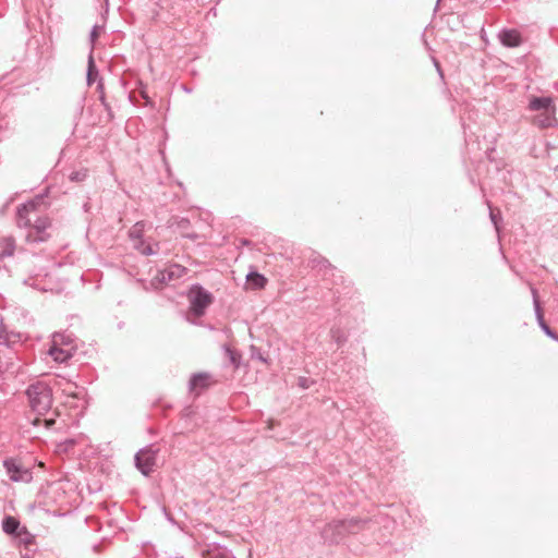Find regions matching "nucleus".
Here are the masks:
<instances>
[{
	"label": "nucleus",
	"mask_w": 558,
	"mask_h": 558,
	"mask_svg": "<svg viewBox=\"0 0 558 558\" xmlns=\"http://www.w3.org/2000/svg\"><path fill=\"white\" fill-rule=\"evenodd\" d=\"M29 405L39 415L46 414L52 405V390L43 381L32 384L26 389Z\"/></svg>",
	"instance_id": "f257e3e1"
},
{
	"label": "nucleus",
	"mask_w": 558,
	"mask_h": 558,
	"mask_svg": "<svg viewBox=\"0 0 558 558\" xmlns=\"http://www.w3.org/2000/svg\"><path fill=\"white\" fill-rule=\"evenodd\" d=\"M367 521L355 518L333 521L327 524L323 531V535L331 543L340 542L345 534H355L363 530Z\"/></svg>",
	"instance_id": "f03ea898"
},
{
	"label": "nucleus",
	"mask_w": 558,
	"mask_h": 558,
	"mask_svg": "<svg viewBox=\"0 0 558 558\" xmlns=\"http://www.w3.org/2000/svg\"><path fill=\"white\" fill-rule=\"evenodd\" d=\"M190 310L195 316L204 315L213 302V295L201 286H193L189 293Z\"/></svg>",
	"instance_id": "7ed1b4c3"
},
{
	"label": "nucleus",
	"mask_w": 558,
	"mask_h": 558,
	"mask_svg": "<svg viewBox=\"0 0 558 558\" xmlns=\"http://www.w3.org/2000/svg\"><path fill=\"white\" fill-rule=\"evenodd\" d=\"M3 466L12 482L29 483L33 480L32 470L17 459H5Z\"/></svg>",
	"instance_id": "20e7f679"
},
{
	"label": "nucleus",
	"mask_w": 558,
	"mask_h": 558,
	"mask_svg": "<svg viewBox=\"0 0 558 558\" xmlns=\"http://www.w3.org/2000/svg\"><path fill=\"white\" fill-rule=\"evenodd\" d=\"M157 453L158 449H155L154 446H148L135 454V465L142 474L147 476L154 471Z\"/></svg>",
	"instance_id": "39448f33"
},
{
	"label": "nucleus",
	"mask_w": 558,
	"mask_h": 558,
	"mask_svg": "<svg viewBox=\"0 0 558 558\" xmlns=\"http://www.w3.org/2000/svg\"><path fill=\"white\" fill-rule=\"evenodd\" d=\"M50 227V220L47 217H39L35 220L34 223H31L28 227V232L26 234L27 242H45L49 239V233L47 232Z\"/></svg>",
	"instance_id": "423d86ee"
},
{
	"label": "nucleus",
	"mask_w": 558,
	"mask_h": 558,
	"mask_svg": "<svg viewBox=\"0 0 558 558\" xmlns=\"http://www.w3.org/2000/svg\"><path fill=\"white\" fill-rule=\"evenodd\" d=\"M37 204V201H28L17 207L16 223L19 228L31 227L32 219L29 215L36 211Z\"/></svg>",
	"instance_id": "0eeeda50"
},
{
	"label": "nucleus",
	"mask_w": 558,
	"mask_h": 558,
	"mask_svg": "<svg viewBox=\"0 0 558 558\" xmlns=\"http://www.w3.org/2000/svg\"><path fill=\"white\" fill-rule=\"evenodd\" d=\"M530 289H531V293L533 296L534 310H535V314H536L539 327L548 337H550L555 340H558V336L550 329V327L544 320L539 300H538L537 290L532 284H530Z\"/></svg>",
	"instance_id": "6e6552de"
},
{
	"label": "nucleus",
	"mask_w": 558,
	"mask_h": 558,
	"mask_svg": "<svg viewBox=\"0 0 558 558\" xmlns=\"http://www.w3.org/2000/svg\"><path fill=\"white\" fill-rule=\"evenodd\" d=\"M186 271L187 270L185 267L178 264H173L170 265L168 268L159 271L157 279L165 283L171 282L173 280L182 278L186 274Z\"/></svg>",
	"instance_id": "1a4fd4ad"
},
{
	"label": "nucleus",
	"mask_w": 558,
	"mask_h": 558,
	"mask_svg": "<svg viewBox=\"0 0 558 558\" xmlns=\"http://www.w3.org/2000/svg\"><path fill=\"white\" fill-rule=\"evenodd\" d=\"M210 385V375L207 373L194 374L189 381L191 392L198 395Z\"/></svg>",
	"instance_id": "9d476101"
},
{
	"label": "nucleus",
	"mask_w": 558,
	"mask_h": 558,
	"mask_svg": "<svg viewBox=\"0 0 558 558\" xmlns=\"http://www.w3.org/2000/svg\"><path fill=\"white\" fill-rule=\"evenodd\" d=\"M75 350H76L75 347L61 348V347L50 345V348L48 350V354L56 362L64 363L73 356Z\"/></svg>",
	"instance_id": "9b49d317"
},
{
	"label": "nucleus",
	"mask_w": 558,
	"mask_h": 558,
	"mask_svg": "<svg viewBox=\"0 0 558 558\" xmlns=\"http://www.w3.org/2000/svg\"><path fill=\"white\" fill-rule=\"evenodd\" d=\"M498 37L500 43L509 48L518 47L522 43L521 34L517 29H502Z\"/></svg>",
	"instance_id": "f8f14e48"
},
{
	"label": "nucleus",
	"mask_w": 558,
	"mask_h": 558,
	"mask_svg": "<svg viewBox=\"0 0 558 558\" xmlns=\"http://www.w3.org/2000/svg\"><path fill=\"white\" fill-rule=\"evenodd\" d=\"M529 109L532 111H541L555 113V106L550 97H533L530 100Z\"/></svg>",
	"instance_id": "ddd939ff"
},
{
	"label": "nucleus",
	"mask_w": 558,
	"mask_h": 558,
	"mask_svg": "<svg viewBox=\"0 0 558 558\" xmlns=\"http://www.w3.org/2000/svg\"><path fill=\"white\" fill-rule=\"evenodd\" d=\"M16 248L13 236H3L0 239V258L13 256Z\"/></svg>",
	"instance_id": "4468645a"
},
{
	"label": "nucleus",
	"mask_w": 558,
	"mask_h": 558,
	"mask_svg": "<svg viewBox=\"0 0 558 558\" xmlns=\"http://www.w3.org/2000/svg\"><path fill=\"white\" fill-rule=\"evenodd\" d=\"M21 524L20 521L11 515H8L2 521V529L9 535L21 536Z\"/></svg>",
	"instance_id": "2eb2a0df"
},
{
	"label": "nucleus",
	"mask_w": 558,
	"mask_h": 558,
	"mask_svg": "<svg viewBox=\"0 0 558 558\" xmlns=\"http://www.w3.org/2000/svg\"><path fill=\"white\" fill-rule=\"evenodd\" d=\"M134 248L138 251L142 255L150 256L158 253L159 244L146 242L145 240H140L138 242L134 243Z\"/></svg>",
	"instance_id": "dca6fc26"
},
{
	"label": "nucleus",
	"mask_w": 558,
	"mask_h": 558,
	"mask_svg": "<svg viewBox=\"0 0 558 558\" xmlns=\"http://www.w3.org/2000/svg\"><path fill=\"white\" fill-rule=\"evenodd\" d=\"M51 345L61 348L75 347L74 338L71 333L56 332L52 335Z\"/></svg>",
	"instance_id": "f3484780"
},
{
	"label": "nucleus",
	"mask_w": 558,
	"mask_h": 558,
	"mask_svg": "<svg viewBox=\"0 0 558 558\" xmlns=\"http://www.w3.org/2000/svg\"><path fill=\"white\" fill-rule=\"evenodd\" d=\"M66 385L68 387L62 389L63 393H65L68 398L65 403L71 407H76L74 401L81 399V392L76 391L77 387L74 384L68 383Z\"/></svg>",
	"instance_id": "a211bd4d"
},
{
	"label": "nucleus",
	"mask_w": 558,
	"mask_h": 558,
	"mask_svg": "<svg viewBox=\"0 0 558 558\" xmlns=\"http://www.w3.org/2000/svg\"><path fill=\"white\" fill-rule=\"evenodd\" d=\"M98 76V71L94 61L93 57V48L90 49L89 56H88V64H87V84L92 85Z\"/></svg>",
	"instance_id": "6ab92c4d"
},
{
	"label": "nucleus",
	"mask_w": 558,
	"mask_h": 558,
	"mask_svg": "<svg viewBox=\"0 0 558 558\" xmlns=\"http://www.w3.org/2000/svg\"><path fill=\"white\" fill-rule=\"evenodd\" d=\"M247 283L254 289H262L265 287L267 280L258 272H250L246 276Z\"/></svg>",
	"instance_id": "aec40b11"
},
{
	"label": "nucleus",
	"mask_w": 558,
	"mask_h": 558,
	"mask_svg": "<svg viewBox=\"0 0 558 558\" xmlns=\"http://www.w3.org/2000/svg\"><path fill=\"white\" fill-rule=\"evenodd\" d=\"M207 558H235L231 550L226 547L215 546L208 550Z\"/></svg>",
	"instance_id": "412c9836"
},
{
	"label": "nucleus",
	"mask_w": 558,
	"mask_h": 558,
	"mask_svg": "<svg viewBox=\"0 0 558 558\" xmlns=\"http://www.w3.org/2000/svg\"><path fill=\"white\" fill-rule=\"evenodd\" d=\"M553 114L551 112H545L535 118L534 123L542 129H546L553 124Z\"/></svg>",
	"instance_id": "4be33fe9"
},
{
	"label": "nucleus",
	"mask_w": 558,
	"mask_h": 558,
	"mask_svg": "<svg viewBox=\"0 0 558 558\" xmlns=\"http://www.w3.org/2000/svg\"><path fill=\"white\" fill-rule=\"evenodd\" d=\"M144 230L143 222H136L130 230L129 235L135 242H138L142 239V233Z\"/></svg>",
	"instance_id": "5701e85b"
},
{
	"label": "nucleus",
	"mask_w": 558,
	"mask_h": 558,
	"mask_svg": "<svg viewBox=\"0 0 558 558\" xmlns=\"http://www.w3.org/2000/svg\"><path fill=\"white\" fill-rule=\"evenodd\" d=\"M486 204L489 208V218L493 225L495 226L497 233H499V221L501 220L500 211L493 209L489 201H486Z\"/></svg>",
	"instance_id": "b1692460"
},
{
	"label": "nucleus",
	"mask_w": 558,
	"mask_h": 558,
	"mask_svg": "<svg viewBox=\"0 0 558 558\" xmlns=\"http://www.w3.org/2000/svg\"><path fill=\"white\" fill-rule=\"evenodd\" d=\"M226 353L229 357L230 363L238 368L240 366V360L241 355L238 354L234 350L230 349L229 347H226Z\"/></svg>",
	"instance_id": "393cba45"
},
{
	"label": "nucleus",
	"mask_w": 558,
	"mask_h": 558,
	"mask_svg": "<svg viewBox=\"0 0 558 558\" xmlns=\"http://www.w3.org/2000/svg\"><path fill=\"white\" fill-rule=\"evenodd\" d=\"M87 177V170H81V171H73L70 174V180L75 182L84 181Z\"/></svg>",
	"instance_id": "a878e982"
},
{
	"label": "nucleus",
	"mask_w": 558,
	"mask_h": 558,
	"mask_svg": "<svg viewBox=\"0 0 558 558\" xmlns=\"http://www.w3.org/2000/svg\"><path fill=\"white\" fill-rule=\"evenodd\" d=\"M331 337L338 344L344 342V336L339 329H331Z\"/></svg>",
	"instance_id": "bb28decb"
},
{
	"label": "nucleus",
	"mask_w": 558,
	"mask_h": 558,
	"mask_svg": "<svg viewBox=\"0 0 558 558\" xmlns=\"http://www.w3.org/2000/svg\"><path fill=\"white\" fill-rule=\"evenodd\" d=\"M21 536H17L21 542L27 544L31 541L32 535L28 533L25 526L20 529Z\"/></svg>",
	"instance_id": "cd10ccee"
},
{
	"label": "nucleus",
	"mask_w": 558,
	"mask_h": 558,
	"mask_svg": "<svg viewBox=\"0 0 558 558\" xmlns=\"http://www.w3.org/2000/svg\"><path fill=\"white\" fill-rule=\"evenodd\" d=\"M177 226L180 230H185L190 226V220L181 218L180 220H178Z\"/></svg>",
	"instance_id": "c85d7f7f"
},
{
	"label": "nucleus",
	"mask_w": 558,
	"mask_h": 558,
	"mask_svg": "<svg viewBox=\"0 0 558 558\" xmlns=\"http://www.w3.org/2000/svg\"><path fill=\"white\" fill-rule=\"evenodd\" d=\"M99 26L95 25L90 32V41L94 44L96 38L98 37Z\"/></svg>",
	"instance_id": "c756f323"
},
{
	"label": "nucleus",
	"mask_w": 558,
	"mask_h": 558,
	"mask_svg": "<svg viewBox=\"0 0 558 558\" xmlns=\"http://www.w3.org/2000/svg\"><path fill=\"white\" fill-rule=\"evenodd\" d=\"M299 385H300L302 388H304V389L308 388V387H310V385H308V379H307V378H305V377H301V378L299 379Z\"/></svg>",
	"instance_id": "7c9ffc66"
},
{
	"label": "nucleus",
	"mask_w": 558,
	"mask_h": 558,
	"mask_svg": "<svg viewBox=\"0 0 558 558\" xmlns=\"http://www.w3.org/2000/svg\"><path fill=\"white\" fill-rule=\"evenodd\" d=\"M312 260H319L318 264L324 266V267H327V266H330V264L328 263L327 259L323 258V257H317V258H313Z\"/></svg>",
	"instance_id": "2f4dec72"
},
{
	"label": "nucleus",
	"mask_w": 558,
	"mask_h": 558,
	"mask_svg": "<svg viewBox=\"0 0 558 558\" xmlns=\"http://www.w3.org/2000/svg\"><path fill=\"white\" fill-rule=\"evenodd\" d=\"M183 236L187 238V239H191V240L198 239V235L196 233H184Z\"/></svg>",
	"instance_id": "473e14b6"
},
{
	"label": "nucleus",
	"mask_w": 558,
	"mask_h": 558,
	"mask_svg": "<svg viewBox=\"0 0 558 558\" xmlns=\"http://www.w3.org/2000/svg\"><path fill=\"white\" fill-rule=\"evenodd\" d=\"M433 61H434L435 66L437 68V71H438L439 73H441V72H440V66H439L438 61H437L436 59H433Z\"/></svg>",
	"instance_id": "72a5a7b5"
},
{
	"label": "nucleus",
	"mask_w": 558,
	"mask_h": 558,
	"mask_svg": "<svg viewBox=\"0 0 558 558\" xmlns=\"http://www.w3.org/2000/svg\"><path fill=\"white\" fill-rule=\"evenodd\" d=\"M141 95L144 99H148V96L145 90H141Z\"/></svg>",
	"instance_id": "f704fd0d"
},
{
	"label": "nucleus",
	"mask_w": 558,
	"mask_h": 558,
	"mask_svg": "<svg viewBox=\"0 0 558 558\" xmlns=\"http://www.w3.org/2000/svg\"><path fill=\"white\" fill-rule=\"evenodd\" d=\"M555 173L557 174L558 177V166L555 168Z\"/></svg>",
	"instance_id": "c9c22d12"
}]
</instances>
